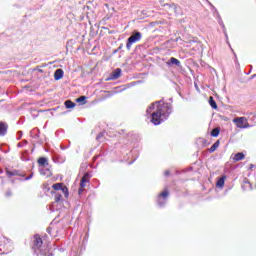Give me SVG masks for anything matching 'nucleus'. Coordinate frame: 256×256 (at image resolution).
<instances>
[{"instance_id":"obj_18","label":"nucleus","mask_w":256,"mask_h":256,"mask_svg":"<svg viewBox=\"0 0 256 256\" xmlns=\"http://www.w3.org/2000/svg\"><path fill=\"white\" fill-rule=\"evenodd\" d=\"M6 174L8 175V177H15V176L19 175V171H17V170H13V171L7 170Z\"/></svg>"},{"instance_id":"obj_24","label":"nucleus","mask_w":256,"mask_h":256,"mask_svg":"<svg viewBox=\"0 0 256 256\" xmlns=\"http://www.w3.org/2000/svg\"><path fill=\"white\" fill-rule=\"evenodd\" d=\"M24 145H27V140H24L23 142L18 143L17 147H23Z\"/></svg>"},{"instance_id":"obj_9","label":"nucleus","mask_w":256,"mask_h":256,"mask_svg":"<svg viewBox=\"0 0 256 256\" xmlns=\"http://www.w3.org/2000/svg\"><path fill=\"white\" fill-rule=\"evenodd\" d=\"M63 75H64L63 69H57L54 73L55 81H59L60 79H63Z\"/></svg>"},{"instance_id":"obj_26","label":"nucleus","mask_w":256,"mask_h":256,"mask_svg":"<svg viewBox=\"0 0 256 256\" xmlns=\"http://www.w3.org/2000/svg\"><path fill=\"white\" fill-rule=\"evenodd\" d=\"M164 175H165V177H169V176L171 175V172H169V170H166V171L164 172Z\"/></svg>"},{"instance_id":"obj_10","label":"nucleus","mask_w":256,"mask_h":256,"mask_svg":"<svg viewBox=\"0 0 256 256\" xmlns=\"http://www.w3.org/2000/svg\"><path fill=\"white\" fill-rule=\"evenodd\" d=\"M7 134V124L5 122H0V137Z\"/></svg>"},{"instance_id":"obj_28","label":"nucleus","mask_w":256,"mask_h":256,"mask_svg":"<svg viewBox=\"0 0 256 256\" xmlns=\"http://www.w3.org/2000/svg\"><path fill=\"white\" fill-rule=\"evenodd\" d=\"M253 167H255V165H253V164H250V169H253Z\"/></svg>"},{"instance_id":"obj_20","label":"nucleus","mask_w":256,"mask_h":256,"mask_svg":"<svg viewBox=\"0 0 256 256\" xmlns=\"http://www.w3.org/2000/svg\"><path fill=\"white\" fill-rule=\"evenodd\" d=\"M220 129L219 128H214L212 131H211V136L212 137H219V133H220Z\"/></svg>"},{"instance_id":"obj_16","label":"nucleus","mask_w":256,"mask_h":256,"mask_svg":"<svg viewBox=\"0 0 256 256\" xmlns=\"http://www.w3.org/2000/svg\"><path fill=\"white\" fill-rule=\"evenodd\" d=\"M38 163H39V165H41L42 167H45V165H49L48 160H47V158H45V157L39 158V159H38Z\"/></svg>"},{"instance_id":"obj_14","label":"nucleus","mask_w":256,"mask_h":256,"mask_svg":"<svg viewBox=\"0 0 256 256\" xmlns=\"http://www.w3.org/2000/svg\"><path fill=\"white\" fill-rule=\"evenodd\" d=\"M64 105H65L66 109H73V107H75L76 104L71 100H66L64 102Z\"/></svg>"},{"instance_id":"obj_12","label":"nucleus","mask_w":256,"mask_h":256,"mask_svg":"<svg viewBox=\"0 0 256 256\" xmlns=\"http://www.w3.org/2000/svg\"><path fill=\"white\" fill-rule=\"evenodd\" d=\"M225 179H227V176H222L221 178H219L218 181L216 182V187L223 189L225 185Z\"/></svg>"},{"instance_id":"obj_7","label":"nucleus","mask_w":256,"mask_h":256,"mask_svg":"<svg viewBox=\"0 0 256 256\" xmlns=\"http://www.w3.org/2000/svg\"><path fill=\"white\" fill-rule=\"evenodd\" d=\"M120 77H121V68H117L110 75V79L112 80L119 79Z\"/></svg>"},{"instance_id":"obj_23","label":"nucleus","mask_w":256,"mask_h":256,"mask_svg":"<svg viewBox=\"0 0 256 256\" xmlns=\"http://www.w3.org/2000/svg\"><path fill=\"white\" fill-rule=\"evenodd\" d=\"M85 99H87V97L80 96L79 98L76 99V103H83V101H85Z\"/></svg>"},{"instance_id":"obj_21","label":"nucleus","mask_w":256,"mask_h":256,"mask_svg":"<svg viewBox=\"0 0 256 256\" xmlns=\"http://www.w3.org/2000/svg\"><path fill=\"white\" fill-rule=\"evenodd\" d=\"M62 191L63 195L67 198L69 197V188H67L66 186H62Z\"/></svg>"},{"instance_id":"obj_29","label":"nucleus","mask_w":256,"mask_h":256,"mask_svg":"<svg viewBox=\"0 0 256 256\" xmlns=\"http://www.w3.org/2000/svg\"><path fill=\"white\" fill-rule=\"evenodd\" d=\"M6 195L9 197L11 195V192H7Z\"/></svg>"},{"instance_id":"obj_6","label":"nucleus","mask_w":256,"mask_h":256,"mask_svg":"<svg viewBox=\"0 0 256 256\" xmlns=\"http://www.w3.org/2000/svg\"><path fill=\"white\" fill-rule=\"evenodd\" d=\"M86 183H89V174H85L80 182V189H79V193L81 194V192L83 191L84 187H86Z\"/></svg>"},{"instance_id":"obj_2","label":"nucleus","mask_w":256,"mask_h":256,"mask_svg":"<svg viewBox=\"0 0 256 256\" xmlns=\"http://www.w3.org/2000/svg\"><path fill=\"white\" fill-rule=\"evenodd\" d=\"M45 246H43V240L39 235L34 236V244L32 246V249L37 256H53V254L49 253V250L44 249Z\"/></svg>"},{"instance_id":"obj_27","label":"nucleus","mask_w":256,"mask_h":256,"mask_svg":"<svg viewBox=\"0 0 256 256\" xmlns=\"http://www.w3.org/2000/svg\"><path fill=\"white\" fill-rule=\"evenodd\" d=\"M29 179H33V174H30L29 176L26 177V181H29Z\"/></svg>"},{"instance_id":"obj_13","label":"nucleus","mask_w":256,"mask_h":256,"mask_svg":"<svg viewBox=\"0 0 256 256\" xmlns=\"http://www.w3.org/2000/svg\"><path fill=\"white\" fill-rule=\"evenodd\" d=\"M243 159H245V154L243 152H238L237 154H235V156L233 157V161L237 162V161H243Z\"/></svg>"},{"instance_id":"obj_31","label":"nucleus","mask_w":256,"mask_h":256,"mask_svg":"<svg viewBox=\"0 0 256 256\" xmlns=\"http://www.w3.org/2000/svg\"><path fill=\"white\" fill-rule=\"evenodd\" d=\"M248 185H251V183L250 182H246Z\"/></svg>"},{"instance_id":"obj_30","label":"nucleus","mask_w":256,"mask_h":256,"mask_svg":"<svg viewBox=\"0 0 256 256\" xmlns=\"http://www.w3.org/2000/svg\"><path fill=\"white\" fill-rule=\"evenodd\" d=\"M40 73H43V70H39Z\"/></svg>"},{"instance_id":"obj_8","label":"nucleus","mask_w":256,"mask_h":256,"mask_svg":"<svg viewBox=\"0 0 256 256\" xmlns=\"http://www.w3.org/2000/svg\"><path fill=\"white\" fill-rule=\"evenodd\" d=\"M167 65H176V67H181V61L175 57H171L167 62Z\"/></svg>"},{"instance_id":"obj_15","label":"nucleus","mask_w":256,"mask_h":256,"mask_svg":"<svg viewBox=\"0 0 256 256\" xmlns=\"http://www.w3.org/2000/svg\"><path fill=\"white\" fill-rule=\"evenodd\" d=\"M219 140H217L209 149L210 153H215V151H217V149L219 148Z\"/></svg>"},{"instance_id":"obj_17","label":"nucleus","mask_w":256,"mask_h":256,"mask_svg":"<svg viewBox=\"0 0 256 256\" xmlns=\"http://www.w3.org/2000/svg\"><path fill=\"white\" fill-rule=\"evenodd\" d=\"M209 105L212 107V109H217V102H215V99H213V96L209 97Z\"/></svg>"},{"instance_id":"obj_1","label":"nucleus","mask_w":256,"mask_h":256,"mask_svg":"<svg viewBox=\"0 0 256 256\" xmlns=\"http://www.w3.org/2000/svg\"><path fill=\"white\" fill-rule=\"evenodd\" d=\"M173 111V106L171 104L166 103L163 104L162 101L154 102L147 108V115H151V122L154 125H161L163 121H167L169 116Z\"/></svg>"},{"instance_id":"obj_32","label":"nucleus","mask_w":256,"mask_h":256,"mask_svg":"<svg viewBox=\"0 0 256 256\" xmlns=\"http://www.w3.org/2000/svg\"><path fill=\"white\" fill-rule=\"evenodd\" d=\"M20 135H22V132H20Z\"/></svg>"},{"instance_id":"obj_25","label":"nucleus","mask_w":256,"mask_h":256,"mask_svg":"<svg viewBox=\"0 0 256 256\" xmlns=\"http://www.w3.org/2000/svg\"><path fill=\"white\" fill-rule=\"evenodd\" d=\"M102 137H103V133L98 134L96 137L97 141H101Z\"/></svg>"},{"instance_id":"obj_4","label":"nucleus","mask_w":256,"mask_h":256,"mask_svg":"<svg viewBox=\"0 0 256 256\" xmlns=\"http://www.w3.org/2000/svg\"><path fill=\"white\" fill-rule=\"evenodd\" d=\"M233 123H235V125H236V127H238V129L251 128V125L249 124V122H247V119L245 117L234 118Z\"/></svg>"},{"instance_id":"obj_19","label":"nucleus","mask_w":256,"mask_h":256,"mask_svg":"<svg viewBox=\"0 0 256 256\" xmlns=\"http://www.w3.org/2000/svg\"><path fill=\"white\" fill-rule=\"evenodd\" d=\"M53 189L55 190V191H62V189H63V184L62 183H56V184H53Z\"/></svg>"},{"instance_id":"obj_33","label":"nucleus","mask_w":256,"mask_h":256,"mask_svg":"<svg viewBox=\"0 0 256 256\" xmlns=\"http://www.w3.org/2000/svg\"><path fill=\"white\" fill-rule=\"evenodd\" d=\"M20 135H22V132H20Z\"/></svg>"},{"instance_id":"obj_22","label":"nucleus","mask_w":256,"mask_h":256,"mask_svg":"<svg viewBox=\"0 0 256 256\" xmlns=\"http://www.w3.org/2000/svg\"><path fill=\"white\" fill-rule=\"evenodd\" d=\"M61 199H63V195H61V193H57L54 197V201L56 203H59L61 201Z\"/></svg>"},{"instance_id":"obj_3","label":"nucleus","mask_w":256,"mask_h":256,"mask_svg":"<svg viewBox=\"0 0 256 256\" xmlns=\"http://www.w3.org/2000/svg\"><path fill=\"white\" fill-rule=\"evenodd\" d=\"M143 35L141 34V32H135L133 33V35H131L129 38H128V41L126 43V49L128 51L131 50V47L133 45V43H137L139 42L141 39H142Z\"/></svg>"},{"instance_id":"obj_5","label":"nucleus","mask_w":256,"mask_h":256,"mask_svg":"<svg viewBox=\"0 0 256 256\" xmlns=\"http://www.w3.org/2000/svg\"><path fill=\"white\" fill-rule=\"evenodd\" d=\"M169 197V191L165 190L159 194L157 198V203L160 207H165L167 203V198Z\"/></svg>"},{"instance_id":"obj_11","label":"nucleus","mask_w":256,"mask_h":256,"mask_svg":"<svg viewBox=\"0 0 256 256\" xmlns=\"http://www.w3.org/2000/svg\"><path fill=\"white\" fill-rule=\"evenodd\" d=\"M40 174L43 175V177H51V170L49 168L41 167Z\"/></svg>"}]
</instances>
